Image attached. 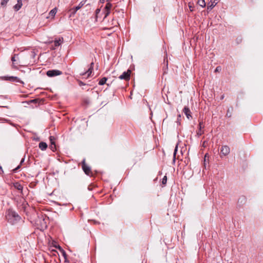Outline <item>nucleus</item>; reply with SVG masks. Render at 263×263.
Here are the masks:
<instances>
[{
    "label": "nucleus",
    "mask_w": 263,
    "mask_h": 263,
    "mask_svg": "<svg viewBox=\"0 0 263 263\" xmlns=\"http://www.w3.org/2000/svg\"><path fill=\"white\" fill-rule=\"evenodd\" d=\"M6 217L8 221L12 224L16 223L21 220V217L15 211L11 209L7 211Z\"/></svg>",
    "instance_id": "1"
},
{
    "label": "nucleus",
    "mask_w": 263,
    "mask_h": 263,
    "mask_svg": "<svg viewBox=\"0 0 263 263\" xmlns=\"http://www.w3.org/2000/svg\"><path fill=\"white\" fill-rule=\"evenodd\" d=\"M62 73V71L57 69L49 70L47 71L46 74L49 77H53L61 75Z\"/></svg>",
    "instance_id": "2"
},
{
    "label": "nucleus",
    "mask_w": 263,
    "mask_h": 263,
    "mask_svg": "<svg viewBox=\"0 0 263 263\" xmlns=\"http://www.w3.org/2000/svg\"><path fill=\"white\" fill-rule=\"evenodd\" d=\"M131 74V70L128 69L126 71L124 72L120 75L119 78L121 80H129Z\"/></svg>",
    "instance_id": "3"
},
{
    "label": "nucleus",
    "mask_w": 263,
    "mask_h": 263,
    "mask_svg": "<svg viewBox=\"0 0 263 263\" xmlns=\"http://www.w3.org/2000/svg\"><path fill=\"white\" fill-rule=\"evenodd\" d=\"M82 168L86 174L90 175L91 174V170L89 166H88L85 162V160H83L82 162Z\"/></svg>",
    "instance_id": "4"
},
{
    "label": "nucleus",
    "mask_w": 263,
    "mask_h": 263,
    "mask_svg": "<svg viewBox=\"0 0 263 263\" xmlns=\"http://www.w3.org/2000/svg\"><path fill=\"white\" fill-rule=\"evenodd\" d=\"M2 80H6V81H10L12 82L16 81L17 82H21V80L16 77H4L2 78Z\"/></svg>",
    "instance_id": "5"
},
{
    "label": "nucleus",
    "mask_w": 263,
    "mask_h": 263,
    "mask_svg": "<svg viewBox=\"0 0 263 263\" xmlns=\"http://www.w3.org/2000/svg\"><path fill=\"white\" fill-rule=\"evenodd\" d=\"M217 2L218 0H210V2L208 4V10H211L217 5Z\"/></svg>",
    "instance_id": "6"
},
{
    "label": "nucleus",
    "mask_w": 263,
    "mask_h": 263,
    "mask_svg": "<svg viewBox=\"0 0 263 263\" xmlns=\"http://www.w3.org/2000/svg\"><path fill=\"white\" fill-rule=\"evenodd\" d=\"M221 153L224 156L228 155L230 152V149L227 145L222 146L221 148Z\"/></svg>",
    "instance_id": "7"
},
{
    "label": "nucleus",
    "mask_w": 263,
    "mask_h": 263,
    "mask_svg": "<svg viewBox=\"0 0 263 263\" xmlns=\"http://www.w3.org/2000/svg\"><path fill=\"white\" fill-rule=\"evenodd\" d=\"M17 56V54H14V56H13L11 58V61L12 62V66L13 67L16 68L17 65H22L21 63V62L19 61L17 62L16 60V57Z\"/></svg>",
    "instance_id": "8"
},
{
    "label": "nucleus",
    "mask_w": 263,
    "mask_h": 263,
    "mask_svg": "<svg viewBox=\"0 0 263 263\" xmlns=\"http://www.w3.org/2000/svg\"><path fill=\"white\" fill-rule=\"evenodd\" d=\"M93 65H94L93 62H91V64H90V66L89 68L88 69V70H87V71L82 73V74L83 76L87 75V77L86 78L89 77V76L92 73V71L93 67Z\"/></svg>",
    "instance_id": "9"
},
{
    "label": "nucleus",
    "mask_w": 263,
    "mask_h": 263,
    "mask_svg": "<svg viewBox=\"0 0 263 263\" xmlns=\"http://www.w3.org/2000/svg\"><path fill=\"white\" fill-rule=\"evenodd\" d=\"M183 112L186 115L188 119H190L192 117L191 115V111L187 107H184L183 109Z\"/></svg>",
    "instance_id": "10"
},
{
    "label": "nucleus",
    "mask_w": 263,
    "mask_h": 263,
    "mask_svg": "<svg viewBox=\"0 0 263 263\" xmlns=\"http://www.w3.org/2000/svg\"><path fill=\"white\" fill-rule=\"evenodd\" d=\"M63 42V38L60 37L58 39L54 40V45L55 47L60 46Z\"/></svg>",
    "instance_id": "11"
},
{
    "label": "nucleus",
    "mask_w": 263,
    "mask_h": 263,
    "mask_svg": "<svg viewBox=\"0 0 263 263\" xmlns=\"http://www.w3.org/2000/svg\"><path fill=\"white\" fill-rule=\"evenodd\" d=\"M85 4V2H81L77 6H76V7H74L73 8L74 9V11H73V13H76V12L79 10L82 7V6L84 5Z\"/></svg>",
    "instance_id": "12"
},
{
    "label": "nucleus",
    "mask_w": 263,
    "mask_h": 263,
    "mask_svg": "<svg viewBox=\"0 0 263 263\" xmlns=\"http://www.w3.org/2000/svg\"><path fill=\"white\" fill-rule=\"evenodd\" d=\"M203 127V126L202 125V123L201 122H200L199 124L198 130L197 133L198 135L201 136V135H202L203 134V131L202 130V128Z\"/></svg>",
    "instance_id": "13"
},
{
    "label": "nucleus",
    "mask_w": 263,
    "mask_h": 263,
    "mask_svg": "<svg viewBox=\"0 0 263 263\" xmlns=\"http://www.w3.org/2000/svg\"><path fill=\"white\" fill-rule=\"evenodd\" d=\"M39 148L42 150H45L47 147V144L45 142H41L39 143Z\"/></svg>",
    "instance_id": "14"
},
{
    "label": "nucleus",
    "mask_w": 263,
    "mask_h": 263,
    "mask_svg": "<svg viewBox=\"0 0 263 263\" xmlns=\"http://www.w3.org/2000/svg\"><path fill=\"white\" fill-rule=\"evenodd\" d=\"M22 6V0H18L17 4L14 6L15 9L17 11Z\"/></svg>",
    "instance_id": "15"
},
{
    "label": "nucleus",
    "mask_w": 263,
    "mask_h": 263,
    "mask_svg": "<svg viewBox=\"0 0 263 263\" xmlns=\"http://www.w3.org/2000/svg\"><path fill=\"white\" fill-rule=\"evenodd\" d=\"M197 4L202 8L205 7L206 5V3L204 0H198Z\"/></svg>",
    "instance_id": "16"
},
{
    "label": "nucleus",
    "mask_w": 263,
    "mask_h": 263,
    "mask_svg": "<svg viewBox=\"0 0 263 263\" xmlns=\"http://www.w3.org/2000/svg\"><path fill=\"white\" fill-rule=\"evenodd\" d=\"M14 186L15 187V189H16L17 190H19V191H22L23 190V186L20 184L19 183H15L14 184Z\"/></svg>",
    "instance_id": "17"
},
{
    "label": "nucleus",
    "mask_w": 263,
    "mask_h": 263,
    "mask_svg": "<svg viewBox=\"0 0 263 263\" xmlns=\"http://www.w3.org/2000/svg\"><path fill=\"white\" fill-rule=\"evenodd\" d=\"M107 79L105 77H104L103 78H102L99 82V84L100 85H103L104 84H105L106 82V81H107Z\"/></svg>",
    "instance_id": "18"
},
{
    "label": "nucleus",
    "mask_w": 263,
    "mask_h": 263,
    "mask_svg": "<svg viewBox=\"0 0 263 263\" xmlns=\"http://www.w3.org/2000/svg\"><path fill=\"white\" fill-rule=\"evenodd\" d=\"M50 142H51V148H53V147L54 148L55 145V144H54V138L53 137V136H50Z\"/></svg>",
    "instance_id": "19"
},
{
    "label": "nucleus",
    "mask_w": 263,
    "mask_h": 263,
    "mask_svg": "<svg viewBox=\"0 0 263 263\" xmlns=\"http://www.w3.org/2000/svg\"><path fill=\"white\" fill-rule=\"evenodd\" d=\"M111 7H112V4L110 3V2H109L106 3V6L104 8V9L110 10Z\"/></svg>",
    "instance_id": "20"
},
{
    "label": "nucleus",
    "mask_w": 263,
    "mask_h": 263,
    "mask_svg": "<svg viewBox=\"0 0 263 263\" xmlns=\"http://www.w3.org/2000/svg\"><path fill=\"white\" fill-rule=\"evenodd\" d=\"M57 12V9L54 8L52 9L49 12V14L52 16H54Z\"/></svg>",
    "instance_id": "21"
},
{
    "label": "nucleus",
    "mask_w": 263,
    "mask_h": 263,
    "mask_svg": "<svg viewBox=\"0 0 263 263\" xmlns=\"http://www.w3.org/2000/svg\"><path fill=\"white\" fill-rule=\"evenodd\" d=\"M104 13L105 14L104 17V19H105L109 15V14L110 13V10H105L104 9Z\"/></svg>",
    "instance_id": "22"
},
{
    "label": "nucleus",
    "mask_w": 263,
    "mask_h": 263,
    "mask_svg": "<svg viewBox=\"0 0 263 263\" xmlns=\"http://www.w3.org/2000/svg\"><path fill=\"white\" fill-rule=\"evenodd\" d=\"M167 182V177L166 176H164V177L162 179V183L163 184H165Z\"/></svg>",
    "instance_id": "23"
},
{
    "label": "nucleus",
    "mask_w": 263,
    "mask_h": 263,
    "mask_svg": "<svg viewBox=\"0 0 263 263\" xmlns=\"http://www.w3.org/2000/svg\"><path fill=\"white\" fill-rule=\"evenodd\" d=\"M8 1H9V0H2L1 5L2 6L6 5Z\"/></svg>",
    "instance_id": "24"
},
{
    "label": "nucleus",
    "mask_w": 263,
    "mask_h": 263,
    "mask_svg": "<svg viewBox=\"0 0 263 263\" xmlns=\"http://www.w3.org/2000/svg\"><path fill=\"white\" fill-rule=\"evenodd\" d=\"M100 11H101V9L100 8H98V9H96V18L98 17V15L100 13Z\"/></svg>",
    "instance_id": "25"
},
{
    "label": "nucleus",
    "mask_w": 263,
    "mask_h": 263,
    "mask_svg": "<svg viewBox=\"0 0 263 263\" xmlns=\"http://www.w3.org/2000/svg\"><path fill=\"white\" fill-rule=\"evenodd\" d=\"M177 148H178V144H177L176 145V147H175V150H174V156L175 157V155L176 154V153L177 152Z\"/></svg>",
    "instance_id": "26"
},
{
    "label": "nucleus",
    "mask_w": 263,
    "mask_h": 263,
    "mask_svg": "<svg viewBox=\"0 0 263 263\" xmlns=\"http://www.w3.org/2000/svg\"><path fill=\"white\" fill-rule=\"evenodd\" d=\"M189 6L191 11H193L194 10L193 7L191 6V3L189 4Z\"/></svg>",
    "instance_id": "27"
},
{
    "label": "nucleus",
    "mask_w": 263,
    "mask_h": 263,
    "mask_svg": "<svg viewBox=\"0 0 263 263\" xmlns=\"http://www.w3.org/2000/svg\"><path fill=\"white\" fill-rule=\"evenodd\" d=\"M111 0H100V2L102 3H104L105 2H110Z\"/></svg>",
    "instance_id": "28"
},
{
    "label": "nucleus",
    "mask_w": 263,
    "mask_h": 263,
    "mask_svg": "<svg viewBox=\"0 0 263 263\" xmlns=\"http://www.w3.org/2000/svg\"><path fill=\"white\" fill-rule=\"evenodd\" d=\"M220 69V67H216V68L215 69V71H218Z\"/></svg>",
    "instance_id": "29"
},
{
    "label": "nucleus",
    "mask_w": 263,
    "mask_h": 263,
    "mask_svg": "<svg viewBox=\"0 0 263 263\" xmlns=\"http://www.w3.org/2000/svg\"><path fill=\"white\" fill-rule=\"evenodd\" d=\"M20 166L18 165L17 167H16L15 169L13 170V171L14 172H16L19 168H20Z\"/></svg>",
    "instance_id": "30"
},
{
    "label": "nucleus",
    "mask_w": 263,
    "mask_h": 263,
    "mask_svg": "<svg viewBox=\"0 0 263 263\" xmlns=\"http://www.w3.org/2000/svg\"><path fill=\"white\" fill-rule=\"evenodd\" d=\"M79 84H80V85H84V84L81 81L80 82Z\"/></svg>",
    "instance_id": "31"
},
{
    "label": "nucleus",
    "mask_w": 263,
    "mask_h": 263,
    "mask_svg": "<svg viewBox=\"0 0 263 263\" xmlns=\"http://www.w3.org/2000/svg\"><path fill=\"white\" fill-rule=\"evenodd\" d=\"M24 161V159H22L21 161V164L23 163Z\"/></svg>",
    "instance_id": "32"
},
{
    "label": "nucleus",
    "mask_w": 263,
    "mask_h": 263,
    "mask_svg": "<svg viewBox=\"0 0 263 263\" xmlns=\"http://www.w3.org/2000/svg\"><path fill=\"white\" fill-rule=\"evenodd\" d=\"M116 24H117V23H112V25L116 26Z\"/></svg>",
    "instance_id": "33"
},
{
    "label": "nucleus",
    "mask_w": 263,
    "mask_h": 263,
    "mask_svg": "<svg viewBox=\"0 0 263 263\" xmlns=\"http://www.w3.org/2000/svg\"><path fill=\"white\" fill-rule=\"evenodd\" d=\"M32 55L33 57L34 56V52H32Z\"/></svg>",
    "instance_id": "34"
}]
</instances>
